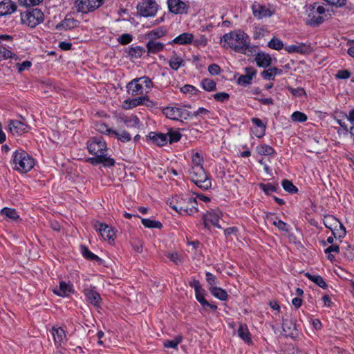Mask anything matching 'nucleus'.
Instances as JSON below:
<instances>
[{"label":"nucleus","mask_w":354,"mask_h":354,"mask_svg":"<svg viewBox=\"0 0 354 354\" xmlns=\"http://www.w3.org/2000/svg\"><path fill=\"white\" fill-rule=\"evenodd\" d=\"M165 44L157 40H149L146 44L148 54H156L164 49Z\"/></svg>","instance_id":"26"},{"label":"nucleus","mask_w":354,"mask_h":354,"mask_svg":"<svg viewBox=\"0 0 354 354\" xmlns=\"http://www.w3.org/2000/svg\"><path fill=\"white\" fill-rule=\"evenodd\" d=\"M73 292L72 285L65 281H60L58 288L54 289L53 292L60 297H68Z\"/></svg>","instance_id":"24"},{"label":"nucleus","mask_w":354,"mask_h":354,"mask_svg":"<svg viewBox=\"0 0 354 354\" xmlns=\"http://www.w3.org/2000/svg\"><path fill=\"white\" fill-rule=\"evenodd\" d=\"M52 335L53 336L55 344L59 346L66 340V335L65 331L61 327L52 328Z\"/></svg>","instance_id":"25"},{"label":"nucleus","mask_w":354,"mask_h":354,"mask_svg":"<svg viewBox=\"0 0 354 354\" xmlns=\"http://www.w3.org/2000/svg\"><path fill=\"white\" fill-rule=\"evenodd\" d=\"M101 301L102 299L100 294L95 291V288L90 287V304H92L98 309L100 307Z\"/></svg>","instance_id":"38"},{"label":"nucleus","mask_w":354,"mask_h":354,"mask_svg":"<svg viewBox=\"0 0 354 354\" xmlns=\"http://www.w3.org/2000/svg\"><path fill=\"white\" fill-rule=\"evenodd\" d=\"M166 257L176 265H179L183 263L181 256H180L177 252H167Z\"/></svg>","instance_id":"57"},{"label":"nucleus","mask_w":354,"mask_h":354,"mask_svg":"<svg viewBox=\"0 0 354 354\" xmlns=\"http://www.w3.org/2000/svg\"><path fill=\"white\" fill-rule=\"evenodd\" d=\"M283 330L287 336L294 337L297 335V329L294 319L288 316L283 319L282 323Z\"/></svg>","instance_id":"15"},{"label":"nucleus","mask_w":354,"mask_h":354,"mask_svg":"<svg viewBox=\"0 0 354 354\" xmlns=\"http://www.w3.org/2000/svg\"><path fill=\"white\" fill-rule=\"evenodd\" d=\"M168 64L172 70L178 71L180 68L185 66V62L181 55L173 51L172 55L168 60Z\"/></svg>","instance_id":"21"},{"label":"nucleus","mask_w":354,"mask_h":354,"mask_svg":"<svg viewBox=\"0 0 354 354\" xmlns=\"http://www.w3.org/2000/svg\"><path fill=\"white\" fill-rule=\"evenodd\" d=\"M141 221L142 225L148 228L160 229L162 227V225L160 222L157 221H153L149 218H142Z\"/></svg>","instance_id":"42"},{"label":"nucleus","mask_w":354,"mask_h":354,"mask_svg":"<svg viewBox=\"0 0 354 354\" xmlns=\"http://www.w3.org/2000/svg\"><path fill=\"white\" fill-rule=\"evenodd\" d=\"M167 6L170 12L182 15L187 12L189 6L181 0H167Z\"/></svg>","instance_id":"14"},{"label":"nucleus","mask_w":354,"mask_h":354,"mask_svg":"<svg viewBox=\"0 0 354 354\" xmlns=\"http://www.w3.org/2000/svg\"><path fill=\"white\" fill-rule=\"evenodd\" d=\"M197 301L205 308V305H209V302L205 299V290L201 288L195 292Z\"/></svg>","instance_id":"43"},{"label":"nucleus","mask_w":354,"mask_h":354,"mask_svg":"<svg viewBox=\"0 0 354 354\" xmlns=\"http://www.w3.org/2000/svg\"><path fill=\"white\" fill-rule=\"evenodd\" d=\"M305 275L308 279L316 283L322 288L326 289L328 287L327 283L325 282L322 277L317 274H311L309 272H306Z\"/></svg>","instance_id":"37"},{"label":"nucleus","mask_w":354,"mask_h":354,"mask_svg":"<svg viewBox=\"0 0 354 354\" xmlns=\"http://www.w3.org/2000/svg\"><path fill=\"white\" fill-rule=\"evenodd\" d=\"M1 214L2 216L10 218L12 221H16L19 216L18 215L17 211L15 209L4 207L1 210Z\"/></svg>","instance_id":"40"},{"label":"nucleus","mask_w":354,"mask_h":354,"mask_svg":"<svg viewBox=\"0 0 354 354\" xmlns=\"http://www.w3.org/2000/svg\"><path fill=\"white\" fill-rule=\"evenodd\" d=\"M163 113L169 119L178 120L181 119L187 120L190 117L191 113L187 110L175 106H168L163 109Z\"/></svg>","instance_id":"11"},{"label":"nucleus","mask_w":354,"mask_h":354,"mask_svg":"<svg viewBox=\"0 0 354 354\" xmlns=\"http://www.w3.org/2000/svg\"><path fill=\"white\" fill-rule=\"evenodd\" d=\"M221 216V212L218 209H211L207 211L203 216V223L204 227L209 229L211 225L216 227L220 228L221 226L218 224L219 219Z\"/></svg>","instance_id":"13"},{"label":"nucleus","mask_w":354,"mask_h":354,"mask_svg":"<svg viewBox=\"0 0 354 354\" xmlns=\"http://www.w3.org/2000/svg\"><path fill=\"white\" fill-rule=\"evenodd\" d=\"M238 336L244 341L245 343L250 344L252 343L250 333L248 326L245 324H240L237 330Z\"/></svg>","instance_id":"28"},{"label":"nucleus","mask_w":354,"mask_h":354,"mask_svg":"<svg viewBox=\"0 0 354 354\" xmlns=\"http://www.w3.org/2000/svg\"><path fill=\"white\" fill-rule=\"evenodd\" d=\"M201 86L207 91H212L216 89V82L210 79H204L201 82Z\"/></svg>","instance_id":"47"},{"label":"nucleus","mask_w":354,"mask_h":354,"mask_svg":"<svg viewBox=\"0 0 354 354\" xmlns=\"http://www.w3.org/2000/svg\"><path fill=\"white\" fill-rule=\"evenodd\" d=\"M12 163L15 170L26 173L34 167L35 160L26 151L20 149L13 152Z\"/></svg>","instance_id":"4"},{"label":"nucleus","mask_w":354,"mask_h":354,"mask_svg":"<svg viewBox=\"0 0 354 354\" xmlns=\"http://www.w3.org/2000/svg\"><path fill=\"white\" fill-rule=\"evenodd\" d=\"M194 38V35L189 32H183L176 37H175L173 40L169 42V44H178V45H187L192 44L193 41V39Z\"/></svg>","instance_id":"23"},{"label":"nucleus","mask_w":354,"mask_h":354,"mask_svg":"<svg viewBox=\"0 0 354 354\" xmlns=\"http://www.w3.org/2000/svg\"><path fill=\"white\" fill-rule=\"evenodd\" d=\"M153 86V84L151 80L147 76H142L132 80L127 84L126 88L129 95L136 96L147 94Z\"/></svg>","instance_id":"5"},{"label":"nucleus","mask_w":354,"mask_h":354,"mask_svg":"<svg viewBox=\"0 0 354 354\" xmlns=\"http://www.w3.org/2000/svg\"><path fill=\"white\" fill-rule=\"evenodd\" d=\"M111 137L117 138L122 142H127L131 140V134L125 129H113Z\"/></svg>","instance_id":"30"},{"label":"nucleus","mask_w":354,"mask_h":354,"mask_svg":"<svg viewBox=\"0 0 354 354\" xmlns=\"http://www.w3.org/2000/svg\"><path fill=\"white\" fill-rule=\"evenodd\" d=\"M114 117L118 124L122 123L129 128L140 127V121L137 115L133 114L127 115L123 113H118L115 114Z\"/></svg>","instance_id":"12"},{"label":"nucleus","mask_w":354,"mask_h":354,"mask_svg":"<svg viewBox=\"0 0 354 354\" xmlns=\"http://www.w3.org/2000/svg\"><path fill=\"white\" fill-rule=\"evenodd\" d=\"M93 227L98 232L100 236L110 244H113L116 238V230L106 223L93 220L91 222Z\"/></svg>","instance_id":"9"},{"label":"nucleus","mask_w":354,"mask_h":354,"mask_svg":"<svg viewBox=\"0 0 354 354\" xmlns=\"http://www.w3.org/2000/svg\"><path fill=\"white\" fill-rule=\"evenodd\" d=\"M253 15L258 19L269 17L272 15V12L269 8L260 4H254L252 6Z\"/></svg>","instance_id":"19"},{"label":"nucleus","mask_w":354,"mask_h":354,"mask_svg":"<svg viewBox=\"0 0 354 354\" xmlns=\"http://www.w3.org/2000/svg\"><path fill=\"white\" fill-rule=\"evenodd\" d=\"M133 39V37L131 35L125 33L120 35L118 38V41L121 44H127L130 43Z\"/></svg>","instance_id":"64"},{"label":"nucleus","mask_w":354,"mask_h":354,"mask_svg":"<svg viewBox=\"0 0 354 354\" xmlns=\"http://www.w3.org/2000/svg\"><path fill=\"white\" fill-rule=\"evenodd\" d=\"M79 21L72 17L71 15H67L65 19L56 25L57 30H71L78 26Z\"/></svg>","instance_id":"20"},{"label":"nucleus","mask_w":354,"mask_h":354,"mask_svg":"<svg viewBox=\"0 0 354 354\" xmlns=\"http://www.w3.org/2000/svg\"><path fill=\"white\" fill-rule=\"evenodd\" d=\"M9 129L12 135H21L28 131L29 127L24 122L19 120H10Z\"/></svg>","instance_id":"17"},{"label":"nucleus","mask_w":354,"mask_h":354,"mask_svg":"<svg viewBox=\"0 0 354 354\" xmlns=\"http://www.w3.org/2000/svg\"><path fill=\"white\" fill-rule=\"evenodd\" d=\"M334 237H343L346 235V229L341 223V226L336 227L331 230Z\"/></svg>","instance_id":"58"},{"label":"nucleus","mask_w":354,"mask_h":354,"mask_svg":"<svg viewBox=\"0 0 354 354\" xmlns=\"http://www.w3.org/2000/svg\"><path fill=\"white\" fill-rule=\"evenodd\" d=\"M326 9L324 6L315 3L310 5L308 10L306 22L312 26H317L325 20Z\"/></svg>","instance_id":"7"},{"label":"nucleus","mask_w":354,"mask_h":354,"mask_svg":"<svg viewBox=\"0 0 354 354\" xmlns=\"http://www.w3.org/2000/svg\"><path fill=\"white\" fill-rule=\"evenodd\" d=\"M283 73L281 69L277 68L276 67L270 68L267 70H264L261 72V77L266 80H274V77L277 75H281Z\"/></svg>","instance_id":"32"},{"label":"nucleus","mask_w":354,"mask_h":354,"mask_svg":"<svg viewBox=\"0 0 354 354\" xmlns=\"http://www.w3.org/2000/svg\"><path fill=\"white\" fill-rule=\"evenodd\" d=\"M214 98L216 101L223 102L227 101V100H229L230 95L227 93L220 92V93H215L214 95Z\"/></svg>","instance_id":"63"},{"label":"nucleus","mask_w":354,"mask_h":354,"mask_svg":"<svg viewBox=\"0 0 354 354\" xmlns=\"http://www.w3.org/2000/svg\"><path fill=\"white\" fill-rule=\"evenodd\" d=\"M89 258H90V263L93 262L94 266H97L99 267H104L105 266V262L104 261L97 256L96 254H93L90 251L89 254Z\"/></svg>","instance_id":"51"},{"label":"nucleus","mask_w":354,"mask_h":354,"mask_svg":"<svg viewBox=\"0 0 354 354\" xmlns=\"http://www.w3.org/2000/svg\"><path fill=\"white\" fill-rule=\"evenodd\" d=\"M148 137L158 146H164L168 142V138L165 133L151 132L149 133Z\"/></svg>","instance_id":"27"},{"label":"nucleus","mask_w":354,"mask_h":354,"mask_svg":"<svg viewBox=\"0 0 354 354\" xmlns=\"http://www.w3.org/2000/svg\"><path fill=\"white\" fill-rule=\"evenodd\" d=\"M19 4L24 7L35 6L43 1V0H18Z\"/></svg>","instance_id":"62"},{"label":"nucleus","mask_w":354,"mask_h":354,"mask_svg":"<svg viewBox=\"0 0 354 354\" xmlns=\"http://www.w3.org/2000/svg\"><path fill=\"white\" fill-rule=\"evenodd\" d=\"M167 134L168 141L170 143L176 142L180 140L181 134L176 130L169 129Z\"/></svg>","instance_id":"45"},{"label":"nucleus","mask_w":354,"mask_h":354,"mask_svg":"<svg viewBox=\"0 0 354 354\" xmlns=\"http://www.w3.org/2000/svg\"><path fill=\"white\" fill-rule=\"evenodd\" d=\"M166 33V30L162 28H158L149 31L146 37L149 40H157V39L162 37Z\"/></svg>","instance_id":"39"},{"label":"nucleus","mask_w":354,"mask_h":354,"mask_svg":"<svg viewBox=\"0 0 354 354\" xmlns=\"http://www.w3.org/2000/svg\"><path fill=\"white\" fill-rule=\"evenodd\" d=\"M138 13L145 17H154L159 8L155 0H142L136 6Z\"/></svg>","instance_id":"10"},{"label":"nucleus","mask_w":354,"mask_h":354,"mask_svg":"<svg viewBox=\"0 0 354 354\" xmlns=\"http://www.w3.org/2000/svg\"><path fill=\"white\" fill-rule=\"evenodd\" d=\"M257 151L263 156H270L274 153V149L268 145H261L257 147Z\"/></svg>","instance_id":"41"},{"label":"nucleus","mask_w":354,"mask_h":354,"mask_svg":"<svg viewBox=\"0 0 354 354\" xmlns=\"http://www.w3.org/2000/svg\"><path fill=\"white\" fill-rule=\"evenodd\" d=\"M251 121L257 128H259L260 132L259 134L265 135L266 125L262 122V120L257 118H253Z\"/></svg>","instance_id":"55"},{"label":"nucleus","mask_w":354,"mask_h":354,"mask_svg":"<svg viewBox=\"0 0 354 354\" xmlns=\"http://www.w3.org/2000/svg\"><path fill=\"white\" fill-rule=\"evenodd\" d=\"M44 20V15L39 8L28 9L21 13V24L33 28L42 23Z\"/></svg>","instance_id":"8"},{"label":"nucleus","mask_w":354,"mask_h":354,"mask_svg":"<svg viewBox=\"0 0 354 354\" xmlns=\"http://www.w3.org/2000/svg\"><path fill=\"white\" fill-rule=\"evenodd\" d=\"M171 208L183 216H189L198 212L196 198L190 194H182L167 201Z\"/></svg>","instance_id":"1"},{"label":"nucleus","mask_w":354,"mask_h":354,"mask_svg":"<svg viewBox=\"0 0 354 354\" xmlns=\"http://www.w3.org/2000/svg\"><path fill=\"white\" fill-rule=\"evenodd\" d=\"M125 52L131 58H139L143 55V53L145 52V50L143 47L135 46L129 47L126 49Z\"/></svg>","instance_id":"36"},{"label":"nucleus","mask_w":354,"mask_h":354,"mask_svg":"<svg viewBox=\"0 0 354 354\" xmlns=\"http://www.w3.org/2000/svg\"><path fill=\"white\" fill-rule=\"evenodd\" d=\"M189 179L199 188L207 190L212 187V180L203 166L191 167L188 171Z\"/></svg>","instance_id":"6"},{"label":"nucleus","mask_w":354,"mask_h":354,"mask_svg":"<svg viewBox=\"0 0 354 354\" xmlns=\"http://www.w3.org/2000/svg\"><path fill=\"white\" fill-rule=\"evenodd\" d=\"M203 158L199 153L196 152L192 155L191 167L203 166Z\"/></svg>","instance_id":"61"},{"label":"nucleus","mask_w":354,"mask_h":354,"mask_svg":"<svg viewBox=\"0 0 354 354\" xmlns=\"http://www.w3.org/2000/svg\"><path fill=\"white\" fill-rule=\"evenodd\" d=\"M209 290L214 297L221 301H226L227 299L228 295L227 292L221 288L217 286L209 288Z\"/></svg>","instance_id":"35"},{"label":"nucleus","mask_w":354,"mask_h":354,"mask_svg":"<svg viewBox=\"0 0 354 354\" xmlns=\"http://www.w3.org/2000/svg\"><path fill=\"white\" fill-rule=\"evenodd\" d=\"M254 61L257 65L261 68H267L272 64L270 55L263 52H259L256 54Z\"/></svg>","instance_id":"22"},{"label":"nucleus","mask_w":354,"mask_h":354,"mask_svg":"<svg viewBox=\"0 0 354 354\" xmlns=\"http://www.w3.org/2000/svg\"><path fill=\"white\" fill-rule=\"evenodd\" d=\"M291 119L292 121H295V122H304L307 120L308 117L304 113H301L300 111H295L291 115Z\"/></svg>","instance_id":"56"},{"label":"nucleus","mask_w":354,"mask_h":354,"mask_svg":"<svg viewBox=\"0 0 354 354\" xmlns=\"http://www.w3.org/2000/svg\"><path fill=\"white\" fill-rule=\"evenodd\" d=\"M145 100L144 98H142L141 97H138L132 99H127L125 100L122 104V107L123 109L129 110L133 108H135L138 106L141 105L143 102H142V100Z\"/></svg>","instance_id":"33"},{"label":"nucleus","mask_w":354,"mask_h":354,"mask_svg":"<svg viewBox=\"0 0 354 354\" xmlns=\"http://www.w3.org/2000/svg\"><path fill=\"white\" fill-rule=\"evenodd\" d=\"M75 4L77 7V17L84 19V15L88 13V0H76Z\"/></svg>","instance_id":"31"},{"label":"nucleus","mask_w":354,"mask_h":354,"mask_svg":"<svg viewBox=\"0 0 354 354\" xmlns=\"http://www.w3.org/2000/svg\"><path fill=\"white\" fill-rule=\"evenodd\" d=\"M281 185L284 190L289 193L294 194L297 193L298 191V189L293 185V183L287 179L283 180Z\"/></svg>","instance_id":"44"},{"label":"nucleus","mask_w":354,"mask_h":354,"mask_svg":"<svg viewBox=\"0 0 354 354\" xmlns=\"http://www.w3.org/2000/svg\"><path fill=\"white\" fill-rule=\"evenodd\" d=\"M268 46L269 48H270L272 49L279 50L283 48V41L281 39H279L278 38L273 37L268 42Z\"/></svg>","instance_id":"48"},{"label":"nucleus","mask_w":354,"mask_h":354,"mask_svg":"<svg viewBox=\"0 0 354 354\" xmlns=\"http://www.w3.org/2000/svg\"><path fill=\"white\" fill-rule=\"evenodd\" d=\"M17 3L12 0H3L0 2V17L12 14L17 10Z\"/></svg>","instance_id":"18"},{"label":"nucleus","mask_w":354,"mask_h":354,"mask_svg":"<svg viewBox=\"0 0 354 354\" xmlns=\"http://www.w3.org/2000/svg\"><path fill=\"white\" fill-rule=\"evenodd\" d=\"M323 223L326 227L330 230L336 227L341 226V222L332 215L325 216L323 218Z\"/></svg>","instance_id":"34"},{"label":"nucleus","mask_w":354,"mask_h":354,"mask_svg":"<svg viewBox=\"0 0 354 354\" xmlns=\"http://www.w3.org/2000/svg\"><path fill=\"white\" fill-rule=\"evenodd\" d=\"M206 280L209 285V288L216 287L218 284V280L215 275L210 272H206Z\"/></svg>","instance_id":"59"},{"label":"nucleus","mask_w":354,"mask_h":354,"mask_svg":"<svg viewBox=\"0 0 354 354\" xmlns=\"http://www.w3.org/2000/svg\"><path fill=\"white\" fill-rule=\"evenodd\" d=\"M12 57V53L8 50L6 46L0 42V60L6 59Z\"/></svg>","instance_id":"53"},{"label":"nucleus","mask_w":354,"mask_h":354,"mask_svg":"<svg viewBox=\"0 0 354 354\" xmlns=\"http://www.w3.org/2000/svg\"><path fill=\"white\" fill-rule=\"evenodd\" d=\"M260 188L264 192L266 195H270L272 192H277V187L271 183L259 184Z\"/></svg>","instance_id":"54"},{"label":"nucleus","mask_w":354,"mask_h":354,"mask_svg":"<svg viewBox=\"0 0 354 354\" xmlns=\"http://www.w3.org/2000/svg\"><path fill=\"white\" fill-rule=\"evenodd\" d=\"M247 46H245L244 52H239V53L244 54L247 56H252L255 55L258 53V46L254 45H250V43L246 45Z\"/></svg>","instance_id":"52"},{"label":"nucleus","mask_w":354,"mask_h":354,"mask_svg":"<svg viewBox=\"0 0 354 354\" xmlns=\"http://www.w3.org/2000/svg\"><path fill=\"white\" fill-rule=\"evenodd\" d=\"M221 43L223 47L230 48L239 53L244 52L245 46L250 43V38L243 30H236L223 35Z\"/></svg>","instance_id":"3"},{"label":"nucleus","mask_w":354,"mask_h":354,"mask_svg":"<svg viewBox=\"0 0 354 354\" xmlns=\"http://www.w3.org/2000/svg\"><path fill=\"white\" fill-rule=\"evenodd\" d=\"M272 224L281 232L286 233L289 232V225L283 221L278 219L277 217L275 220L273 221Z\"/></svg>","instance_id":"50"},{"label":"nucleus","mask_w":354,"mask_h":354,"mask_svg":"<svg viewBox=\"0 0 354 354\" xmlns=\"http://www.w3.org/2000/svg\"><path fill=\"white\" fill-rule=\"evenodd\" d=\"M107 147L106 142L101 138L90 140V153L93 157L90 158L92 165L102 164L104 167H112L115 162L113 158L107 156Z\"/></svg>","instance_id":"2"},{"label":"nucleus","mask_w":354,"mask_h":354,"mask_svg":"<svg viewBox=\"0 0 354 354\" xmlns=\"http://www.w3.org/2000/svg\"><path fill=\"white\" fill-rule=\"evenodd\" d=\"M193 44L197 48L205 47L208 43V39L205 35H201L192 41Z\"/></svg>","instance_id":"49"},{"label":"nucleus","mask_w":354,"mask_h":354,"mask_svg":"<svg viewBox=\"0 0 354 354\" xmlns=\"http://www.w3.org/2000/svg\"><path fill=\"white\" fill-rule=\"evenodd\" d=\"M245 74L241 75L237 80V84L242 86H246L251 84L252 79L257 75V71L252 67H246Z\"/></svg>","instance_id":"16"},{"label":"nucleus","mask_w":354,"mask_h":354,"mask_svg":"<svg viewBox=\"0 0 354 354\" xmlns=\"http://www.w3.org/2000/svg\"><path fill=\"white\" fill-rule=\"evenodd\" d=\"M288 53H300L302 54L309 53L311 52V48L306 44H300L299 45H290L285 48Z\"/></svg>","instance_id":"29"},{"label":"nucleus","mask_w":354,"mask_h":354,"mask_svg":"<svg viewBox=\"0 0 354 354\" xmlns=\"http://www.w3.org/2000/svg\"><path fill=\"white\" fill-rule=\"evenodd\" d=\"M113 129L109 127L105 123H100L97 124V131L109 136H111Z\"/></svg>","instance_id":"60"},{"label":"nucleus","mask_w":354,"mask_h":354,"mask_svg":"<svg viewBox=\"0 0 354 354\" xmlns=\"http://www.w3.org/2000/svg\"><path fill=\"white\" fill-rule=\"evenodd\" d=\"M181 341L182 337L180 336H177L173 339L164 341L163 345L166 348H176Z\"/></svg>","instance_id":"46"}]
</instances>
